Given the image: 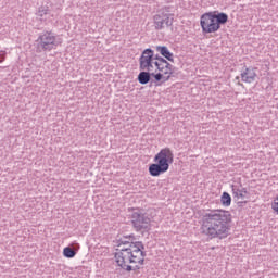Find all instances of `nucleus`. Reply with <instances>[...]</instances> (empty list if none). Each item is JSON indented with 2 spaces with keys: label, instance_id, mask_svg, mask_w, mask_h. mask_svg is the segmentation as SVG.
Listing matches in <instances>:
<instances>
[{
  "label": "nucleus",
  "instance_id": "obj_1",
  "mask_svg": "<svg viewBox=\"0 0 278 278\" xmlns=\"http://www.w3.org/2000/svg\"><path fill=\"white\" fill-rule=\"evenodd\" d=\"M231 231V213L215 210L205 213L202 217V233L208 238L225 240Z\"/></svg>",
  "mask_w": 278,
  "mask_h": 278
},
{
  "label": "nucleus",
  "instance_id": "obj_2",
  "mask_svg": "<svg viewBox=\"0 0 278 278\" xmlns=\"http://www.w3.org/2000/svg\"><path fill=\"white\" fill-rule=\"evenodd\" d=\"M144 257H147V252H144V244L142 242H137L130 245V248H123L115 253L117 266H121L126 273L140 270V266L144 265Z\"/></svg>",
  "mask_w": 278,
  "mask_h": 278
},
{
  "label": "nucleus",
  "instance_id": "obj_3",
  "mask_svg": "<svg viewBox=\"0 0 278 278\" xmlns=\"http://www.w3.org/2000/svg\"><path fill=\"white\" fill-rule=\"evenodd\" d=\"M154 163L149 165V175L151 177H160V175H164V173H168V168H170V164L175 162V154H173V150L170 148L162 149L154 156Z\"/></svg>",
  "mask_w": 278,
  "mask_h": 278
},
{
  "label": "nucleus",
  "instance_id": "obj_4",
  "mask_svg": "<svg viewBox=\"0 0 278 278\" xmlns=\"http://www.w3.org/2000/svg\"><path fill=\"white\" fill-rule=\"evenodd\" d=\"M227 21H229L227 13L208 12L201 16L200 25L203 34H216L220 25H225Z\"/></svg>",
  "mask_w": 278,
  "mask_h": 278
},
{
  "label": "nucleus",
  "instance_id": "obj_5",
  "mask_svg": "<svg viewBox=\"0 0 278 278\" xmlns=\"http://www.w3.org/2000/svg\"><path fill=\"white\" fill-rule=\"evenodd\" d=\"M175 15L170 13V8L164 7L156 11V14L153 16L154 29L162 31V29L173 27Z\"/></svg>",
  "mask_w": 278,
  "mask_h": 278
},
{
  "label": "nucleus",
  "instance_id": "obj_6",
  "mask_svg": "<svg viewBox=\"0 0 278 278\" xmlns=\"http://www.w3.org/2000/svg\"><path fill=\"white\" fill-rule=\"evenodd\" d=\"M58 37L52 31L42 33L37 39V53H47L58 49Z\"/></svg>",
  "mask_w": 278,
  "mask_h": 278
},
{
  "label": "nucleus",
  "instance_id": "obj_7",
  "mask_svg": "<svg viewBox=\"0 0 278 278\" xmlns=\"http://www.w3.org/2000/svg\"><path fill=\"white\" fill-rule=\"evenodd\" d=\"M130 218L136 231H149L151 229V218L146 213L135 211Z\"/></svg>",
  "mask_w": 278,
  "mask_h": 278
},
{
  "label": "nucleus",
  "instance_id": "obj_8",
  "mask_svg": "<svg viewBox=\"0 0 278 278\" xmlns=\"http://www.w3.org/2000/svg\"><path fill=\"white\" fill-rule=\"evenodd\" d=\"M257 67L244 66L241 71L240 78L244 84H253L257 79Z\"/></svg>",
  "mask_w": 278,
  "mask_h": 278
},
{
  "label": "nucleus",
  "instance_id": "obj_9",
  "mask_svg": "<svg viewBox=\"0 0 278 278\" xmlns=\"http://www.w3.org/2000/svg\"><path fill=\"white\" fill-rule=\"evenodd\" d=\"M231 190L232 197L237 201H240V199L241 201H244V199H247V194H249V191L242 186V182H235L231 185Z\"/></svg>",
  "mask_w": 278,
  "mask_h": 278
},
{
  "label": "nucleus",
  "instance_id": "obj_10",
  "mask_svg": "<svg viewBox=\"0 0 278 278\" xmlns=\"http://www.w3.org/2000/svg\"><path fill=\"white\" fill-rule=\"evenodd\" d=\"M161 73L162 75H164L165 77H169L173 75V73H175V66H173V64L170 63H166L163 65H156L155 66V73Z\"/></svg>",
  "mask_w": 278,
  "mask_h": 278
},
{
  "label": "nucleus",
  "instance_id": "obj_11",
  "mask_svg": "<svg viewBox=\"0 0 278 278\" xmlns=\"http://www.w3.org/2000/svg\"><path fill=\"white\" fill-rule=\"evenodd\" d=\"M151 77L154 78V80H151V85L150 86H162V84H166V81H168L170 79V76H165L162 73H155V72H151Z\"/></svg>",
  "mask_w": 278,
  "mask_h": 278
},
{
  "label": "nucleus",
  "instance_id": "obj_12",
  "mask_svg": "<svg viewBox=\"0 0 278 278\" xmlns=\"http://www.w3.org/2000/svg\"><path fill=\"white\" fill-rule=\"evenodd\" d=\"M153 49L147 48L142 51L140 58H139V66H143L144 64L153 61Z\"/></svg>",
  "mask_w": 278,
  "mask_h": 278
},
{
  "label": "nucleus",
  "instance_id": "obj_13",
  "mask_svg": "<svg viewBox=\"0 0 278 278\" xmlns=\"http://www.w3.org/2000/svg\"><path fill=\"white\" fill-rule=\"evenodd\" d=\"M156 51L168 62H175L174 54L166 46H156Z\"/></svg>",
  "mask_w": 278,
  "mask_h": 278
},
{
  "label": "nucleus",
  "instance_id": "obj_14",
  "mask_svg": "<svg viewBox=\"0 0 278 278\" xmlns=\"http://www.w3.org/2000/svg\"><path fill=\"white\" fill-rule=\"evenodd\" d=\"M134 240H136V237L134 235L124 236L117 240V244H118V247H121L122 244H124V247H127V244H129V247L127 249H131V245L140 242V241L134 242Z\"/></svg>",
  "mask_w": 278,
  "mask_h": 278
},
{
  "label": "nucleus",
  "instance_id": "obj_15",
  "mask_svg": "<svg viewBox=\"0 0 278 278\" xmlns=\"http://www.w3.org/2000/svg\"><path fill=\"white\" fill-rule=\"evenodd\" d=\"M137 80L141 84V86H147V84H151V72H147L141 70V72L137 76Z\"/></svg>",
  "mask_w": 278,
  "mask_h": 278
},
{
  "label": "nucleus",
  "instance_id": "obj_16",
  "mask_svg": "<svg viewBox=\"0 0 278 278\" xmlns=\"http://www.w3.org/2000/svg\"><path fill=\"white\" fill-rule=\"evenodd\" d=\"M140 71H146L148 73H152L155 71V61H149L148 63L139 66Z\"/></svg>",
  "mask_w": 278,
  "mask_h": 278
},
{
  "label": "nucleus",
  "instance_id": "obj_17",
  "mask_svg": "<svg viewBox=\"0 0 278 278\" xmlns=\"http://www.w3.org/2000/svg\"><path fill=\"white\" fill-rule=\"evenodd\" d=\"M63 255H64V257H67V260H73V257H75V255H77V252L73 248L66 247L63 250Z\"/></svg>",
  "mask_w": 278,
  "mask_h": 278
},
{
  "label": "nucleus",
  "instance_id": "obj_18",
  "mask_svg": "<svg viewBox=\"0 0 278 278\" xmlns=\"http://www.w3.org/2000/svg\"><path fill=\"white\" fill-rule=\"evenodd\" d=\"M220 201L224 207H229V205H231V195L228 192H224L222 194Z\"/></svg>",
  "mask_w": 278,
  "mask_h": 278
},
{
  "label": "nucleus",
  "instance_id": "obj_19",
  "mask_svg": "<svg viewBox=\"0 0 278 278\" xmlns=\"http://www.w3.org/2000/svg\"><path fill=\"white\" fill-rule=\"evenodd\" d=\"M47 14H49V10L45 9L43 7L39 8L38 12H37V16L42 21L43 16H47Z\"/></svg>",
  "mask_w": 278,
  "mask_h": 278
},
{
  "label": "nucleus",
  "instance_id": "obj_20",
  "mask_svg": "<svg viewBox=\"0 0 278 278\" xmlns=\"http://www.w3.org/2000/svg\"><path fill=\"white\" fill-rule=\"evenodd\" d=\"M164 64H169V63H168L167 59H164L162 56L159 59V61H154V66H161V65H164Z\"/></svg>",
  "mask_w": 278,
  "mask_h": 278
},
{
  "label": "nucleus",
  "instance_id": "obj_21",
  "mask_svg": "<svg viewBox=\"0 0 278 278\" xmlns=\"http://www.w3.org/2000/svg\"><path fill=\"white\" fill-rule=\"evenodd\" d=\"M0 62H5V51H0Z\"/></svg>",
  "mask_w": 278,
  "mask_h": 278
},
{
  "label": "nucleus",
  "instance_id": "obj_22",
  "mask_svg": "<svg viewBox=\"0 0 278 278\" xmlns=\"http://www.w3.org/2000/svg\"><path fill=\"white\" fill-rule=\"evenodd\" d=\"M160 54H155V52H153V62H159L160 61Z\"/></svg>",
  "mask_w": 278,
  "mask_h": 278
},
{
  "label": "nucleus",
  "instance_id": "obj_23",
  "mask_svg": "<svg viewBox=\"0 0 278 278\" xmlns=\"http://www.w3.org/2000/svg\"><path fill=\"white\" fill-rule=\"evenodd\" d=\"M247 201H239L237 202L238 207H242V205H245Z\"/></svg>",
  "mask_w": 278,
  "mask_h": 278
},
{
  "label": "nucleus",
  "instance_id": "obj_24",
  "mask_svg": "<svg viewBox=\"0 0 278 278\" xmlns=\"http://www.w3.org/2000/svg\"><path fill=\"white\" fill-rule=\"evenodd\" d=\"M235 79L236 81H240V76H237Z\"/></svg>",
  "mask_w": 278,
  "mask_h": 278
},
{
  "label": "nucleus",
  "instance_id": "obj_25",
  "mask_svg": "<svg viewBox=\"0 0 278 278\" xmlns=\"http://www.w3.org/2000/svg\"><path fill=\"white\" fill-rule=\"evenodd\" d=\"M238 86H242V84L240 81H238Z\"/></svg>",
  "mask_w": 278,
  "mask_h": 278
}]
</instances>
